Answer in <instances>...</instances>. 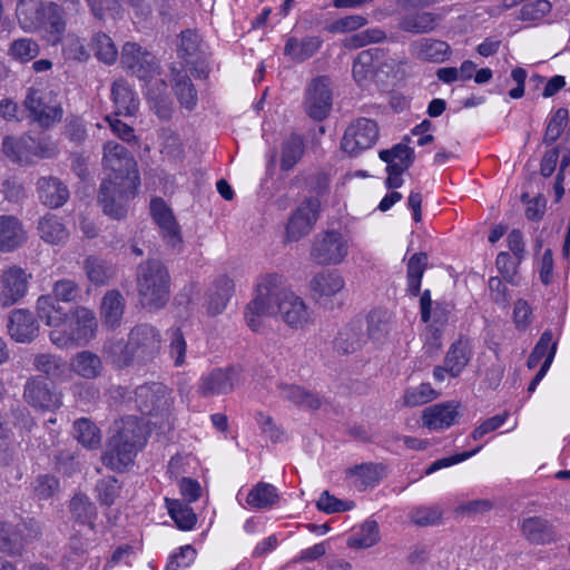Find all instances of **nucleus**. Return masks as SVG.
I'll list each match as a JSON object with an SVG mask.
<instances>
[{"mask_svg": "<svg viewBox=\"0 0 570 570\" xmlns=\"http://www.w3.org/2000/svg\"><path fill=\"white\" fill-rule=\"evenodd\" d=\"M38 333V325L32 314L26 309H17L11 313L9 322L10 336L20 343L32 341Z\"/></svg>", "mask_w": 570, "mask_h": 570, "instance_id": "b1692460", "label": "nucleus"}, {"mask_svg": "<svg viewBox=\"0 0 570 570\" xmlns=\"http://www.w3.org/2000/svg\"><path fill=\"white\" fill-rule=\"evenodd\" d=\"M85 269L90 282L98 285L106 284L115 275L114 265L98 257L87 258Z\"/></svg>", "mask_w": 570, "mask_h": 570, "instance_id": "a18cd8bd", "label": "nucleus"}, {"mask_svg": "<svg viewBox=\"0 0 570 570\" xmlns=\"http://www.w3.org/2000/svg\"><path fill=\"white\" fill-rule=\"evenodd\" d=\"M53 297L51 298L56 302H72L79 295V287L72 279H60L57 281L53 285Z\"/></svg>", "mask_w": 570, "mask_h": 570, "instance_id": "69168bd1", "label": "nucleus"}, {"mask_svg": "<svg viewBox=\"0 0 570 570\" xmlns=\"http://www.w3.org/2000/svg\"><path fill=\"white\" fill-rule=\"evenodd\" d=\"M568 122V110L559 108L548 119L543 142L550 145L554 142L563 131Z\"/></svg>", "mask_w": 570, "mask_h": 570, "instance_id": "bf43d9fd", "label": "nucleus"}, {"mask_svg": "<svg viewBox=\"0 0 570 570\" xmlns=\"http://www.w3.org/2000/svg\"><path fill=\"white\" fill-rule=\"evenodd\" d=\"M69 508L71 514L81 523L90 522L96 517V508L87 495H75Z\"/></svg>", "mask_w": 570, "mask_h": 570, "instance_id": "052dcab7", "label": "nucleus"}, {"mask_svg": "<svg viewBox=\"0 0 570 570\" xmlns=\"http://www.w3.org/2000/svg\"><path fill=\"white\" fill-rule=\"evenodd\" d=\"M320 202L317 199H307L291 216L287 227L286 237L288 240H298L306 236L317 220Z\"/></svg>", "mask_w": 570, "mask_h": 570, "instance_id": "dca6fc26", "label": "nucleus"}, {"mask_svg": "<svg viewBox=\"0 0 570 570\" xmlns=\"http://www.w3.org/2000/svg\"><path fill=\"white\" fill-rule=\"evenodd\" d=\"M102 163L109 173L101 183L98 200L106 215L121 219L127 214L129 199L140 185L137 163L124 146L115 141L104 145Z\"/></svg>", "mask_w": 570, "mask_h": 570, "instance_id": "f03ea898", "label": "nucleus"}, {"mask_svg": "<svg viewBox=\"0 0 570 570\" xmlns=\"http://www.w3.org/2000/svg\"><path fill=\"white\" fill-rule=\"evenodd\" d=\"M442 515V511L439 507H419L415 508L411 514V521L416 525H431L436 523Z\"/></svg>", "mask_w": 570, "mask_h": 570, "instance_id": "338daca9", "label": "nucleus"}, {"mask_svg": "<svg viewBox=\"0 0 570 570\" xmlns=\"http://www.w3.org/2000/svg\"><path fill=\"white\" fill-rule=\"evenodd\" d=\"M24 546L26 539L20 527L0 521V550L10 556H19Z\"/></svg>", "mask_w": 570, "mask_h": 570, "instance_id": "2f4dec72", "label": "nucleus"}, {"mask_svg": "<svg viewBox=\"0 0 570 570\" xmlns=\"http://www.w3.org/2000/svg\"><path fill=\"white\" fill-rule=\"evenodd\" d=\"M438 397V393L429 383H421L405 390L403 395V405L415 407L426 404Z\"/></svg>", "mask_w": 570, "mask_h": 570, "instance_id": "603ef678", "label": "nucleus"}, {"mask_svg": "<svg viewBox=\"0 0 570 570\" xmlns=\"http://www.w3.org/2000/svg\"><path fill=\"white\" fill-rule=\"evenodd\" d=\"M390 314L386 311H373L368 315V336L381 341L391 330Z\"/></svg>", "mask_w": 570, "mask_h": 570, "instance_id": "13d9d810", "label": "nucleus"}, {"mask_svg": "<svg viewBox=\"0 0 570 570\" xmlns=\"http://www.w3.org/2000/svg\"><path fill=\"white\" fill-rule=\"evenodd\" d=\"M304 153L303 139L297 135L288 137L282 146L281 168L292 169L301 159Z\"/></svg>", "mask_w": 570, "mask_h": 570, "instance_id": "09e8293b", "label": "nucleus"}, {"mask_svg": "<svg viewBox=\"0 0 570 570\" xmlns=\"http://www.w3.org/2000/svg\"><path fill=\"white\" fill-rule=\"evenodd\" d=\"M352 484L360 490L375 485L380 480L379 466L373 463L356 465L347 471Z\"/></svg>", "mask_w": 570, "mask_h": 570, "instance_id": "c03bdc74", "label": "nucleus"}, {"mask_svg": "<svg viewBox=\"0 0 570 570\" xmlns=\"http://www.w3.org/2000/svg\"><path fill=\"white\" fill-rule=\"evenodd\" d=\"M37 314L46 325L53 327L49 337L59 348L86 345L96 335V316L85 306L75 307L67 313L50 295H42L37 301Z\"/></svg>", "mask_w": 570, "mask_h": 570, "instance_id": "7ed1b4c3", "label": "nucleus"}, {"mask_svg": "<svg viewBox=\"0 0 570 570\" xmlns=\"http://www.w3.org/2000/svg\"><path fill=\"white\" fill-rule=\"evenodd\" d=\"M322 40L316 36H308L303 39L288 37L284 46V55L293 61H305L314 56L321 48Z\"/></svg>", "mask_w": 570, "mask_h": 570, "instance_id": "a878e982", "label": "nucleus"}, {"mask_svg": "<svg viewBox=\"0 0 570 570\" xmlns=\"http://www.w3.org/2000/svg\"><path fill=\"white\" fill-rule=\"evenodd\" d=\"M63 53L67 58L83 61L89 58L85 41L75 35L67 36L63 43Z\"/></svg>", "mask_w": 570, "mask_h": 570, "instance_id": "774afa93", "label": "nucleus"}, {"mask_svg": "<svg viewBox=\"0 0 570 570\" xmlns=\"http://www.w3.org/2000/svg\"><path fill=\"white\" fill-rule=\"evenodd\" d=\"M28 233L22 222L13 215H0V252L11 253L27 242Z\"/></svg>", "mask_w": 570, "mask_h": 570, "instance_id": "aec40b11", "label": "nucleus"}, {"mask_svg": "<svg viewBox=\"0 0 570 570\" xmlns=\"http://www.w3.org/2000/svg\"><path fill=\"white\" fill-rule=\"evenodd\" d=\"M278 393L283 400L288 401L295 405L304 406L307 409H317L321 406V400L315 394L297 385L279 384Z\"/></svg>", "mask_w": 570, "mask_h": 570, "instance_id": "4c0bfd02", "label": "nucleus"}, {"mask_svg": "<svg viewBox=\"0 0 570 570\" xmlns=\"http://www.w3.org/2000/svg\"><path fill=\"white\" fill-rule=\"evenodd\" d=\"M38 233L41 239L50 244L63 243L69 237V232L62 222L52 214H47L39 219Z\"/></svg>", "mask_w": 570, "mask_h": 570, "instance_id": "473e14b6", "label": "nucleus"}, {"mask_svg": "<svg viewBox=\"0 0 570 570\" xmlns=\"http://www.w3.org/2000/svg\"><path fill=\"white\" fill-rule=\"evenodd\" d=\"M2 147L3 153L13 161L29 163L28 155L24 151L27 147H31L28 140L7 137L3 139Z\"/></svg>", "mask_w": 570, "mask_h": 570, "instance_id": "0e129e2a", "label": "nucleus"}, {"mask_svg": "<svg viewBox=\"0 0 570 570\" xmlns=\"http://www.w3.org/2000/svg\"><path fill=\"white\" fill-rule=\"evenodd\" d=\"M459 404L444 402L430 405L422 411V424L431 431H441L452 426L459 417Z\"/></svg>", "mask_w": 570, "mask_h": 570, "instance_id": "6ab92c4d", "label": "nucleus"}, {"mask_svg": "<svg viewBox=\"0 0 570 570\" xmlns=\"http://www.w3.org/2000/svg\"><path fill=\"white\" fill-rule=\"evenodd\" d=\"M410 53L417 60L440 63L451 55V47L443 40L421 38L410 45Z\"/></svg>", "mask_w": 570, "mask_h": 570, "instance_id": "412c9836", "label": "nucleus"}, {"mask_svg": "<svg viewBox=\"0 0 570 570\" xmlns=\"http://www.w3.org/2000/svg\"><path fill=\"white\" fill-rule=\"evenodd\" d=\"M106 356L116 365H128L134 358L130 341L126 343L122 338L111 337L104 345Z\"/></svg>", "mask_w": 570, "mask_h": 570, "instance_id": "79ce46f5", "label": "nucleus"}, {"mask_svg": "<svg viewBox=\"0 0 570 570\" xmlns=\"http://www.w3.org/2000/svg\"><path fill=\"white\" fill-rule=\"evenodd\" d=\"M283 277L268 274L257 284L256 296L245 308V321L254 332L265 326V321L278 316L294 330H303L313 322V313L302 297L293 292L281 291Z\"/></svg>", "mask_w": 570, "mask_h": 570, "instance_id": "f257e3e1", "label": "nucleus"}, {"mask_svg": "<svg viewBox=\"0 0 570 570\" xmlns=\"http://www.w3.org/2000/svg\"><path fill=\"white\" fill-rule=\"evenodd\" d=\"M129 341L135 358L140 361L155 357L160 350V334L148 324L134 327L129 334Z\"/></svg>", "mask_w": 570, "mask_h": 570, "instance_id": "2eb2a0df", "label": "nucleus"}, {"mask_svg": "<svg viewBox=\"0 0 570 570\" xmlns=\"http://www.w3.org/2000/svg\"><path fill=\"white\" fill-rule=\"evenodd\" d=\"M367 24V19L362 14H351L340 18L325 27L331 33H345L361 29Z\"/></svg>", "mask_w": 570, "mask_h": 570, "instance_id": "e2e57ef3", "label": "nucleus"}, {"mask_svg": "<svg viewBox=\"0 0 570 570\" xmlns=\"http://www.w3.org/2000/svg\"><path fill=\"white\" fill-rule=\"evenodd\" d=\"M137 291L144 307L158 309L169 299V275L158 261H147L138 266Z\"/></svg>", "mask_w": 570, "mask_h": 570, "instance_id": "423d86ee", "label": "nucleus"}, {"mask_svg": "<svg viewBox=\"0 0 570 570\" xmlns=\"http://www.w3.org/2000/svg\"><path fill=\"white\" fill-rule=\"evenodd\" d=\"M385 39L386 32L379 27H374L360 31L346 38L344 40V47L347 49H357L371 43H380Z\"/></svg>", "mask_w": 570, "mask_h": 570, "instance_id": "864d4df0", "label": "nucleus"}, {"mask_svg": "<svg viewBox=\"0 0 570 570\" xmlns=\"http://www.w3.org/2000/svg\"><path fill=\"white\" fill-rule=\"evenodd\" d=\"M344 278L338 273L321 272L311 281V289L317 302L325 304L344 288Z\"/></svg>", "mask_w": 570, "mask_h": 570, "instance_id": "5701e85b", "label": "nucleus"}, {"mask_svg": "<svg viewBox=\"0 0 570 570\" xmlns=\"http://www.w3.org/2000/svg\"><path fill=\"white\" fill-rule=\"evenodd\" d=\"M70 368L75 374L92 380L101 374L102 363L97 354L90 351H82L71 358Z\"/></svg>", "mask_w": 570, "mask_h": 570, "instance_id": "c756f323", "label": "nucleus"}, {"mask_svg": "<svg viewBox=\"0 0 570 570\" xmlns=\"http://www.w3.org/2000/svg\"><path fill=\"white\" fill-rule=\"evenodd\" d=\"M40 202L50 208H59L69 198L67 186L56 177H41L37 183Z\"/></svg>", "mask_w": 570, "mask_h": 570, "instance_id": "4be33fe9", "label": "nucleus"}, {"mask_svg": "<svg viewBox=\"0 0 570 570\" xmlns=\"http://www.w3.org/2000/svg\"><path fill=\"white\" fill-rule=\"evenodd\" d=\"M31 274L18 265L0 271V306L7 308L19 303L28 292Z\"/></svg>", "mask_w": 570, "mask_h": 570, "instance_id": "9d476101", "label": "nucleus"}, {"mask_svg": "<svg viewBox=\"0 0 570 570\" xmlns=\"http://www.w3.org/2000/svg\"><path fill=\"white\" fill-rule=\"evenodd\" d=\"M75 436L87 449H96L100 445V432L87 419H79L75 422Z\"/></svg>", "mask_w": 570, "mask_h": 570, "instance_id": "3c124183", "label": "nucleus"}, {"mask_svg": "<svg viewBox=\"0 0 570 570\" xmlns=\"http://www.w3.org/2000/svg\"><path fill=\"white\" fill-rule=\"evenodd\" d=\"M35 366L47 376L58 381H67L69 368L67 363L59 356L40 354L35 358Z\"/></svg>", "mask_w": 570, "mask_h": 570, "instance_id": "e433bc0d", "label": "nucleus"}, {"mask_svg": "<svg viewBox=\"0 0 570 570\" xmlns=\"http://www.w3.org/2000/svg\"><path fill=\"white\" fill-rule=\"evenodd\" d=\"M277 489L266 482H259L250 489L247 494L246 503L253 509H268L278 501Z\"/></svg>", "mask_w": 570, "mask_h": 570, "instance_id": "c9c22d12", "label": "nucleus"}, {"mask_svg": "<svg viewBox=\"0 0 570 570\" xmlns=\"http://www.w3.org/2000/svg\"><path fill=\"white\" fill-rule=\"evenodd\" d=\"M40 48L37 41L31 38H19L13 40L8 49V55L16 61L26 63L39 55Z\"/></svg>", "mask_w": 570, "mask_h": 570, "instance_id": "de8ad7c7", "label": "nucleus"}, {"mask_svg": "<svg viewBox=\"0 0 570 570\" xmlns=\"http://www.w3.org/2000/svg\"><path fill=\"white\" fill-rule=\"evenodd\" d=\"M23 397L33 407L53 411L61 406L62 396L53 392L48 384L39 377L29 380L24 385Z\"/></svg>", "mask_w": 570, "mask_h": 570, "instance_id": "a211bd4d", "label": "nucleus"}, {"mask_svg": "<svg viewBox=\"0 0 570 570\" xmlns=\"http://www.w3.org/2000/svg\"><path fill=\"white\" fill-rule=\"evenodd\" d=\"M428 264L425 254H414L407 263V287L409 292L417 295L421 287V279Z\"/></svg>", "mask_w": 570, "mask_h": 570, "instance_id": "8fccbe9b", "label": "nucleus"}, {"mask_svg": "<svg viewBox=\"0 0 570 570\" xmlns=\"http://www.w3.org/2000/svg\"><path fill=\"white\" fill-rule=\"evenodd\" d=\"M102 462L114 471L122 472L134 463L137 452L146 443V426L141 420L127 416L115 423Z\"/></svg>", "mask_w": 570, "mask_h": 570, "instance_id": "20e7f679", "label": "nucleus"}, {"mask_svg": "<svg viewBox=\"0 0 570 570\" xmlns=\"http://www.w3.org/2000/svg\"><path fill=\"white\" fill-rule=\"evenodd\" d=\"M116 115L132 116L138 109L136 94L125 80H116L111 87Z\"/></svg>", "mask_w": 570, "mask_h": 570, "instance_id": "cd10ccee", "label": "nucleus"}, {"mask_svg": "<svg viewBox=\"0 0 570 570\" xmlns=\"http://www.w3.org/2000/svg\"><path fill=\"white\" fill-rule=\"evenodd\" d=\"M234 283L227 276H219L208 291L206 309L209 315H218L224 312L233 294Z\"/></svg>", "mask_w": 570, "mask_h": 570, "instance_id": "393cba45", "label": "nucleus"}, {"mask_svg": "<svg viewBox=\"0 0 570 570\" xmlns=\"http://www.w3.org/2000/svg\"><path fill=\"white\" fill-rule=\"evenodd\" d=\"M17 19L24 31L42 29L52 43L60 41L66 23L62 12L56 3H42L41 0H19Z\"/></svg>", "mask_w": 570, "mask_h": 570, "instance_id": "39448f33", "label": "nucleus"}, {"mask_svg": "<svg viewBox=\"0 0 570 570\" xmlns=\"http://www.w3.org/2000/svg\"><path fill=\"white\" fill-rule=\"evenodd\" d=\"M239 380V370L236 367L215 368L200 377L198 393L205 397L228 394L238 385Z\"/></svg>", "mask_w": 570, "mask_h": 570, "instance_id": "4468645a", "label": "nucleus"}, {"mask_svg": "<svg viewBox=\"0 0 570 570\" xmlns=\"http://www.w3.org/2000/svg\"><path fill=\"white\" fill-rule=\"evenodd\" d=\"M170 400L169 390L161 383L145 384L135 391V403L141 413L163 411L169 406Z\"/></svg>", "mask_w": 570, "mask_h": 570, "instance_id": "f3484780", "label": "nucleus"}, {"mask_svg": "<svg viewBox=\"0 0 570 570\" xmlns=\"http://www.w3.org/2000/svg\"><path fill=\"white\" fill-rule=\"evenodd\" d=\"M125 307V299L117 291L106 293L101 303V316L104 324L115 328L120 324Z\"/></svg>", "mask_w": 570, "mask_h": 570, "instance_id": "72a5a7b5", "label": "nucleus"}, {"mask_svg": "<svg viewBox=\"0 0 570 570\" xmlns=\"http://www.w3.org/2000/svg\"><path fill=\"white\" fill-rule=\"evenodd\" d=\"M95 491L100 504L112 505L120 497L121 487L116 478L108 476L98 481Z\"/></svg>", "mask_w": 570, "mask_h": 570, "instance_id": "4d7b16f0", "label": "nucleus"}, {"mask_svg": "<svg viewBox=\"0 0 570 570\" xmlns=\"http://www.w3.org/2000/svg\"><path fill=\"white\" fill-rule=\"evenodd\" d=\"M469 361L470 351L468 343L460 340L453 343L449 348L444 358V364L446 365L449 374L453 377H456L468 365Z\"/></svg>", "mask_w": 570, "mask_h": 570, "instance_id": "58836bf2", "label": "nucleus"}, {"mask_svg": "<svg viewBox=\"0 0 570 570\" xmlns=\"http://www.w3.org/2000/svg\"><path fill=\"white\" fill-rule=\"evenodd\" d=\"M150 213L160 229L164 242L174 250L180 252L183 248L180 227L167 204L160 198L153 199Z\"/></svg>", "mask_w": 570, "mask_h": 570, "instance_id": "ddd939ff", "label": "nucleus"}, {"mask_svg": "<svg viewBox=\"0 0 570 570\" xmlns=\"http://www.w3.org/2000/svg\"><path fill=\"white\" fill-rule=\"evenodd\" d=\"M121 63L132 75L146 81V83H149L159 75V67L155 56L144 50L137 43L127 42L122 47Z\"/></svg>", "mask_w": 570, "mask_h": 570, "instance_id": "9b49d317", "label": "nucleus"}, {"mask_svg": "<svg viewBox=\"0 0 570 570\" xmlns=\"http://www.w3.org/2000/svg\"><path fill=\"white\" fill-rule=\"evenodd\" d=\"M379 139V128L375 121L367 118H358L345 130L341 147L350 156L372 148Z\"/></svg>", "mask_w": 570, "mask_h": 570, "instance_id": "1a4fd4ad", "label": "nucleus"}, {"mask_svg": "<svg viewBox=\"0 0 570 570\" xmlns=\"http://www.w3.org/2000/svg\"><path fill=\"white\" fill-rule=\"evenodd\" d=\"M174 91L183 107L191 110L197 105V92L186 73L176 72L173 78Z\"/></svg>", "mask_w": 570, "mask_h": 570, "instance_id": "a19ab883", "label": "nucleus"}, {"mask_svg": "<svg viewBox=\"0 0 570 570\" xmlns=\"http://www.w3.org/2000/svg\"><path fill=\"white\" fill-rule=\"evenodd\" d=\"M332 108V89L326 77L314 78L306 87L304 109L314 120L325 119Z\"/></svg>", "mask_w": 570, "mask_h": 570, "instance_id": "f8f14e48", "label": "nucleus"}, {"mask_svg": "<svg viewBox=\"0 0 570 570\" xmlns=\"http://www.w3.org/2000/svg\"><path fill=\"white\" fill-rule=\"evenodd\" d=\"M92 49L96 57L107 65L114 63L118 57V50L112 39L102 32H98L92 37Z\"/></svg>", "mask_w": 570, "mask_h": 570, "instance_id": "5fc2aeb1", "label": "nucleus"}, {"mask_svg": "<svg viewBox=\"0 0 570 570\" xmlns=\"http://www.w3.org/2000/svg\"><path fill=\"white\" fill-rule=\"evenodd\" d=\"M380 540L379 525L375 521H365L350 538L348 546L365 549L373 547Z\"/></svg>", "mask_w": 570, "mask_h": 570, "instance_id": "49530a36", "label": "nucleus"}, {"mask_svg": "<svg viewBox=\"0 0 570 570\" xmlns=\"http://www.w3.org/2000/svg\"><path fill=\"white\" fill-rule=\"evenodd\" d=\"M350 250V239L340 230L320 233L313 240L311 257L320 265H338Z\"/></svg>", "mask_w": 570, "mask_h": 570, "instance_id": "0eeeda50", "label": "nucleus"}, {"mask_svg": "<svg viewBox=\"0 0 570 570\" xmlns=\"http://www.w3.org/2000/svg\"><path fill=\"white\" fill-rule=\"evenodd\" d=\"M169 340V355L174 365L179 367L186 362L187 343L183 331L179 327H171L167 331Z\"/></svg>", "mask_w": 570, "mask_h": 570, "instance_id": "6e6d98bb", "label": "nucleus"}, {"mask_svg": "<svg viewBox=\"0 0 570 570\" xmlns=\"http://www.w3.org/2000/svg\"><path fill=\"white\" fill-rule=\"evenodd\" d=\"M438 17L433 12L413 11L405 13L400 22L401 30L410 33H428L435 29Z\"/></svg>", "mask_w": 570, "mask_h": 570, "instance_id": "c85d7f7f", "label": "nucleus"}, {"mask_svg": "<svg viewBox=\"0 0 570 570\" xmlns=\"http://www.w3.org/2000/svg\"><path fill=\"white\" fill-rule=\"evenodd\" d=\"M28 117L42 128H49L62 118L61 104L52 92L30 88L24 99Z\"/></svg>", "mask_w": 570, "mask_h": 570, "instance_id": "6e6552de", "label": "nucleus"}, {"mask_svg": "<svg viewBox=\"0 0 570 570\" xmlns=\"http://www.w3.org/2000/svg\"><path fill=\"white\" fill-rule=\"evenodd\" d=\"M521 529L529 541L538 544L549 543L556 537L552 525L546 519L539 517L524 519Z\"/></svg>", "mask_w": 570, "mask_h": 570, "instance_id": "7c9ffc66", "label": "nucleus"}, {"mask_svg": "<svg viewBox=\"0 0 570 570\" xmlns=\"http://www.w3.org/2000/svg\"><path fill=\"white\" fill-rule=\"evenodd\" d=\"M166 507L169 515L180 530L188 531L194 528L197 517L190 507L175 499H166Z\"/></svg>", "mask_w": 570, "mask_h": 570, "instance_id": "37998d69", "label": "nucleus"}, {"mask_svg": "<svg viewBox=\"0 0 570 570\" xmlns=\"http://www.w3.org/2000/svg\"><path fill=\"white\" fill-rule=\"evenodd\" d=\"M550 10L551 3L548 0H531L522 6L519 18L529 22L540 21Z\"/></svg>", "mask_w": 570, "mask_h": 570, "instance_id": "680f3d73", "label": "nucleus"}, {"mask_svg": "<svg viewBox=\"0 0 570 570\" xmlns=\"http://www.w3.org/2000/svg\"><path fill=\"white\" fill-rule=\"evenodd\" d=\"M413 149L399 144L391 149L381 150L379 156L386 163V170L405 171L413 161Z\"/></svg>", "mask_w": 570, "mask_h": 570, "instance_id": "f704fd0d", "label": "nucleus"}, {"mask_svg": "<svg viewBox=\"0 0 570 570\" xmlns=\"http://www.w3.org/2000/svg\"><path fill=\"white\" fill-rule=\"evenodd\" d=\"M364 341L360 326L348 325L342 328L334 341V347L338 353L348 354L357 351Z\"/></svg>", "mask_w": 570, "mask_h": 570, "instance_id": "ea45409f", "label": "nucleus"}, {"mask_svg": "<svg viewBox=\"0 0 570 570\" xmlns=\"http://www.w3.org/2000/svg\"><path fill=\"white\" fill-rule=\"evenodd\" d=\"M383 56L384 51L379 48L361 51L353 63L354 80L361 86L370 80L377 68L376 61Z\"/></svg>", "mask_w": 570, "mask_h": 570, "instance_id": "bb28decb", "label": "nucleus"}]
</instances>
